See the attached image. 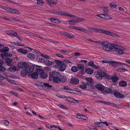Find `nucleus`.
I'll use <instances>...</instances> for the list:
<instances>
[{
    "instance_id": "obj_55",
    "label": "nucleus",
    "mask_w": 130,
    "mask_h": 130,
    "mask_svg": "<svg viewBox=\"0 0 130 130\" xmlns=\"http://www.w3.org/2000/svg\"><path fill=\"white\" fill-rule=\"evenodd\" d=\"M7 81L8 82L13 84H15V81L13 80H10L9 79H7Z\"/></svg>"
},
{
    "instance_id": "obj_20",
    "label": "nucleus",
    "mask_w": 130,
    "mask_h": 130,
    "mask_svg": "<svg viewBox=\"0 0 130 130\" xmlns=\"http://www.w3.org/2000/svg\"><path fill=\"white\" fill-rule=\"evenodd\" d=\"M9 49V48L8 47H3L2 48L0 49V51L1 52H2V53L4 54V53H6L8 51Z\"/></svg>"
},
{
    "instance_id": "obj_19",
    "label": "nucleus",
    "mask_w": 130,
    "mask_h": 130,
    "mask_svg": "<svg viewBox=\"0 0 130 130\" xmlns=\"http://www.w3.org/2000/svg\"><path fill=\"white\" fill-rule=\"evenodd\" d=\"M27 57L31 60L34 59L35 58V55L32 53H29L27 54Z\"/></svg>"
},
{
    "instance_id": "obj_17",
    "label": "nucleus",
    "mask_w": 130,
    "mask_h": 130,
    "mask_svg": "<svg viewBox=\"0 0 130 130\" xmlns=\"http://www.w3.org/2000/svg\"><path fill=\"white\" fill-rule=\"evenodd\" d=\"M52 13H53L54 14H56L57 15H65L67 16V13H64L62 11H61L60 12H54V11H52L51 12Z\"/></svg>"
},
{
    "instance_id": "obj_22",
    "label": "nucleus",
    "mask_w": 130,
    "mask_h": 130,
    "mask_svg": "<svg viewBox=\"0 0 130 130\" xmlns=\"http://www.w3.org/2000/svg\"><path fill=\"white\" fill-rule=\"evenodd\" d=\"M76 30L78 31L83 32L85 33H87L89 32H90L87 29L80 28L79 27H77Z\"/></svg>"
},
{
    "instance_id": "obj_35",
    "label": "nucleus",
    "mask_w": 130,
    "mask_h": 130,
    "mask_svg": "<svg viewBox=\"0 0 130 130\" xmlns=\"http://www.w3.org/2000/svg\"><path fill=\"white\" fill-rule=\"evenodd\" d=\"M28 73L26 70L25 69V70H22L21 72V75L22 76H25L27 75V73Z\"/></svg>"
},
{
    "instance_id": "obj_54",
    "label": "nucleus",
    "mask_w": 130,
    "mask_h": 130,
    "mask_svg": "<svg viewBox=\"0 0 130 130\" xmlns=\"http://www.w3.org/2000/svg\"><path fill=\"white\" fill-rule=\"evenodd\" d=\"M38 62H44V60L42 58H39L38 59Z\"/></svg>"
},
{
    "instance_id": "obj_60",
    "label": "nucleus",
    "mask_w": 130,
    "mask_h": 130,
    "mask_svg": "<svg viewBox=\"0 0 130 130\" xmlns=\"http://www.w3.org/2000/svg\"><path fill=\"white\" fill-rule=\"evenodd\" d=\"M87 118L84 115H82L81 119H83L84 120H86L87 119Z\"/></svg>"
},
{
    "instance_id": "obj_61",
    "label": "nucleus",
    "mask_w": 130,
    "mask_h": 130,
    "mask_svg": "<svg viewBox=\"0 0 130 130\" xmlns=\"http://www.w3.org/2000/svg\"><path fill=\"white\" fill-rule=\"evenodd\" d=\"M5 54H6V57H11L12 56V54L9 52L6 53Z\"/></svg>"
},
{
    "instance_id": "obj_24",
    "label": "nucleus",
    "mask_w": 130,
    "mask_h": 130,
    "mask_svg": "<svg viewBox=\"0 0 130 130\" xmlns=\"http://www.w3.org/2000/svg\"><path fill=\"white\" fill-rule=\"evenodd\" d=\"M18 51L19 53L24 54H25L28 53V51L27 50L22 48L19 49Z\"/></svg>"
},
{
    "instance_id": "obj_12",
    "label": "nucleus",
    "mask_w": 130,
    "mask_h": 130,
    "mask_svg": "<svg viewBox=\"0 0 130 130\" xmlns=\"http://www.w3.org/2000/svg\"><path fill=\"white\" fill-rule=\"evenodd\" d=\"M126 50V48L124 47L120 46L119 48L118 49L117 51V53L120 55H122L124 53L123 51H125Z\"/></svg>"
},
{
    "instance_id": "obj_53",
    "label": "nucleus",
    "mask_w": 130,
    "mask_h": 130,
    "mask_svg": "<svg viewBox=\"0 0 130 130\" xmlns=\"http://www.w3.org/2000/svg\"><path fill=\"white\" fill-rule=\"evenodd\" d=\"M12 19L14 21H19V22H21L22 21H20L19 18H15V17H13L12 18Z\"/></svg>"
},
{
    "instance_id": "obj_37",
    "label": "nucleus",
    "mask_w": 130,
    "mask_h": 130,
    "mask_svg": "<svg viewBox=\"0 0 130 130\" xmlns=\"http://www.w3.org/2000/svg\"><path fill=\"white\" fill-rule=\"evenodd\" d=\"M45 64L48 66H51L52 64V62L48 60H47L44 61Z\"/></svg>"
},
{
    "instance_id": "obj_15",
    "label": "nucleus",
    "mask_w": 130,
    "mask_h": 130,
    "mask_svg": "<svg viewBox=\"0 0 130 130\" xmlns=\"http://www.w3.org/2000/svg\"><path fill=\"white\" fill-rule=\"evenodd\" d=\"M13 61V59L9 58H7L5 60V62L7 65L10 66L11 65V63Z\"/></svg>"
},
{
    "instance_id": "obj_58",
    "label": "nucleus",
    "mask_w": 130,
    "mask_h": 130,
    "mask_svg": "<svg viewBox=\"0 0 130 130\" xmlns=\"http://www.w3.org/2000/svg\"><path fill=\"white\" fill-rule=\"evenodd\" d=\"M88 64L89 65L91 66L92 67L94 64V62L91 61L88 62Z\"/></svg>"
},
{
    "instance_id": "obj_13",
    "label": "nucleus",
    "mask_w": 130,
    "mask_h": 130,
    "mask_svg": "<svg viewBox=\"0 0 130 130\" xmlns=\"http://www.w3.org/2000/svg\"><path fill=\"white\" fill-rule=\"evenodd\" d=\"M25 68V70L28 73H31L34 70V67L31 66H27Z\"/></svg>"
},
{
    "instance_id": "obj_36",
    "label": "nucleus",
    "mask_w": 130,
    "mask_h": 130,
    "mask_svg": "<svg viewBox=\"0 0 130 130\" xmlns=\"http://www.w3.org/2000/svg\"><path fill=\"white\" fill-rule=\"evenodd\" d=\"M111 79L113 82H116L119 79V78L116 76H112L111 78Z\"/></svg>"
},
{
    "instance_id": "obj_23",
    "label": "nucleus",
    "mask_w": 130,
    "mask_h": 130,
    "mask_svg": "<svg viewBox=\"0 0 130 130\" xmlns=\"http://www.w3.org/2000/svg\"><path fill=\"white\" fill-rule=\"evenodd\" d=\"M86 72L88 74H91L93 72V70L89 68H86L85 69Z\"/></svg>"
},
{
    "instance_id": "obj_45",
    "label": "nucleus",
    "mask_w": 130,
    "mask_h": 130,
    "mask_svg": "<svg viewBox=\"0 0 130 130\" xmlns=\"http://www.w3.org/2000/svg\"><path fill=\"white\" fill-rule=\"evenodd\" d=\"M16 35H17V34L16 32L12 31L10 35V36L13 37H15Z\"/></svg>"
},
{
    "instance_id": "obj_43",
    "label": "nucleus",
    "mask_w": 130,
    "mask_h": 130,
    "mask_svg": "<svg viewBox=\"0 0 130 130\" xmlns=\"http://www.w3.org/2000/svg\"><path fill=\"white\" fill-rule=\"evenodd\" d=\"M82 20H78L76 19H73L72 20V21L73 22L72 23L73 24H74V25L75 23L77 22Z\"/></svg>"
},
{
    "instance_id": "obj_59",
    "label": "nucleus",
    "mask_w": 130,
    "mask_h": 130,
    "mask_svg": "<svg viewBox=\"0 0 130 130\" xmlns=\"http://www.w3.org/2000/svg\"><path fill=\"white\" fill-rule=\"evenodd\" d=\"M56 55L57 57L60 58H64V56L63 55L59 54H56Z\"/></svg>"
},
{
    "instance_id": "obj_2",
    "label": "nucleus",
    "mask_w": 130,
    "mask_h": 130,
    "mask_svg": "<svg viewBox=\"0 0 130 130\" xmlns=\"http://www.w3.org/2000/svg\"><path fill=\"white\" fill-rule=\"evenodd\" d=\"M102 44L103 45V48L104 50L109 52L113 50V48L112 46V44H110L109 43L106 42H102Z\"/></svg>"
},
{
    "instance_id": "obj_57",
    "label": "nucleus",
    "mask_w": 130,
    "mask_h": 130,
    "mask_svg": "<svg viewBox=\"0 0 130 130\" xmlns=\"http://www.w3.org/2000/svg\"><path fill=\"white\" fill-rule=\"evenodd\" d=\"M103 9V10L104 12L105 13H107L108 12V10L106 8H104Z\"/></svg>"
},
{
    "instance_id": "obj_10",
    "label": "nucleus",
    "mask_w": 130,
    "mask_h": 130,
    "mask_svg": "<svg viewBox=\"0 0 130 130\" xmlns=\"http://www.w3.org/2000/svg\"><path fill=\"white\" fill-rule=\"evenodd\" d=\"M79 80L75 77L72 78L70 80V82L71 83L75 85L78 84L79 83Z\"/></svg>"
},
{
    "instance_id": "obj_29",
    "label": "nucleus",
    "mask_w": 130,
    "mask_h": 130,
    "mask_svg": "<svg viewBox=\"0 0 130 130\" xmlns=\"http://www.w3.org/2000/svg\"><path fill=\"white\" fill-rule=\"evenodd\" d=\"M16 67L14 66H12L9 67L8 68V70L9 71L11 72H14L16 71Z\"/></svg>"
},
{
    "instance_id": "obj_42",
    "label": "nucleus",
    "mask_w": 130,
    "mask_h": 130,
    "mask_svg": "<svg viewBox=\"0 0 130 130\" xmlns=\"http://www.w3.org/2000/svg\"><path fill=\"white\" fill-rule=\"evenodd\" d=\"M88 128L90 129H94L95 130H97L96 126L92 125L89 126Z\"/></svg>"
},
{
    "instance_id": "obj_64",
    "label": "nucleus",
    "mask_w": 130,
    "mask_h": 130,
    "mask_svg": "<svg viewBox=\"0 0 130 130\" xmlns=\"http://www.w3.org/2000/svg\"><path fill=\"white\" fill-rule=\"evenodd\" d=\"M4 123L5 125L8 126L9 124V122L8 121L5 120L4 122Z\"/></svg>"
},
{
    "instance_id": "obj_44",
    "label": "nucleus",
    "mask_w": 130,
    "mask_h": 130,
    "mask_svg": "<svg viewBox=\"0 0 130 130\" xmlns=\"http://www.w3.org/2000/svg\"><path fill=\"white\" fill-rule=\"evenodd\" d=\"M37 4L40 5H41L44 4L43 2L41 0H38L37 2Z\"/></svg>"
},
{
    "instance_id": "obj_9",
    "label": "nucleus",
    "mask_w": 130,
    "mask_h": 130,
    "mask_svg": "<svg viewBox=\"0 0 130 130\" xmlns=\"http://www.w3.org/2000/svg\"><path fill=\"white\" fill-rule=\"evenodd\" d=\"M27 64V62H19L18 64V67L20 68H24L26 67Z\"/></svg>"
},
{
    "instance_id": "obj_6",
    "label": "nucleus",
    "mask_w": 130,
    "mask_h": 130,
    "mask_svg": "<svg viewBox=\"0 0 130 130\" xmlns=\"http://www.w3.org/2000/svg\"><path fill=\"white\" fill-rule=\"evenodd\" d=\"M109 64L112 66L115 67H118V66H121V64L126 65L124 63H122L121 62L115 61H110L109 62Z\"/></svg>"
},
{
    "instance_id": "obj_26",
    "label": "nucleus",
    "mask_w": 130,
    "mask_h": 130,
    "mask_svg": "<svg viewBox=\"0 0 130 130\" xmlns=\"http://www.w3.org/2000/svg\"><path fill=\"white\" fill-rule=\"evenodd\" d=\"M112 46L113 48V50H115L116 51H117L120 47V46L114 44H112Z\"/></svg>"
},
{
    "instance_id": "obj_31",
    "label": "nucleus",
    "mask_w": 130,
    "mask_h": 130,
    "mask_svg": "<svg viewBox=\"0 0 130 130\" xmlns=\"http://www.w3.org/2000/svg\"><path fill=\"white\" fill-rule=\"evenodd\" d=\"M67 92H69L71 93H73L76 94H78L79 92H78L77 91L72 90L70 89L69 90H67Z\"/></svg>"
},
{
    "instance_id": "obj_56",
    "label": "nucleus",
    "mask_w": 130,
    "mask_h": 130,
    "mask_svg": "<svg viewBox=\"0 0 130 130\" xmlns=\"http://www.w3.org/2000/svg\"><path fill=\"white\" fill-rule=\"evenodd\" d=\"M57 96L58 98H65L66 97L65 96L61 95L60 94L57 95Z\"/></svg>"
},
{
    "instance_id": "obj_63",
    "label": "nucleus",
    "mask_w": 130,
    "mask_h": 130,
    "mask_svg": "<svg viewBox=\"0 0 130 130\" xmlns=\"http://www.w3.org/2000/svg\"><path fill=\"white\" fill-rule=\"evenodd\" d=\"M99 66H98L97 65H96L95 64H94L93 65V66H92V67L93 68L96 69H98V68H99Z\"/></svg>"
},
{
    "instance_id": "obj_30",
    "label": "nucleus",
    "mask_w": 130,
    "mask_h": 130,
    "mask_svg": "<svg viewBox=\"0 0 130 130\" xmlns=\"http://www.w3.org/2000/svg\"><path fill=\"white\" fill-rule=\"evenodd\" d=\"M47 2L50 4H55L57 2V0H46Z\"/></svg>"
},
{
    "instance_id": "obj_5",
    "label": "nucleus",
    "mask_w": 130,
    "mask_h": 130,
    "mask_svg": "<svg viewBox=\"0 0 130 130\" xmlns=\"http://www.w3.org/2000/svg\"><path fill=\"white\" fill-rule=\"evenodd\" d=\"M66 80L67 78L66 77L64 76H62L61 74L60 76H58L56 83H64L66 81Z\"/></svg>"
},
{
    "instance_id": "obj_11",
    "label": "nucleus",
    "mask_w": 130,
    "mask_h": 130,
    "mask_svg": "<svg viewBox=\"0 0 130 130\" xmlns=\"http://www.w3.org/2000/svg\"><path fill=\"white\" fill-rule=\"evenodd\" d=\"M86 80L87 81L86 84L90 86H92L93 84V79L90 78L86 77Z\"/></svg>"
},
{
    "instance_id": "obj_46",
    "label": "nucleus",
    "mask_w": 130,
    "mask_h": 130,
    "mask_svg": "<svg viewBox=\"0 0 130 130\" xmlns=\"http://www.w3.org/2000/svg\"><path fill=\"white\" fill-rule=\"evenodd\" d=\"M80 87L83 89H85L87 88V87L86 85L84 84L79 86Z\"/></svg>"
},
{
    "instance_id": "obj_50",
    "label": "nucleus",
    "mask_w": 130,
    "mask_h": 130,
    "mask_svg": "<svg viewBox=\"0 0 130 130\" xmlns=\"http://www.w3.org/2000/svg\"><path fill=\"white\" fill-rule=\"evenodd\" d=\"M105 30L99 29V33L105 34Z\"/></svg>"
},
{
    "instance_id": "obj_52",
    "label": "nucleus",
    "mask_w": 130,
    "mask_h": 130,
    "mask_svg": "<svg viewBox=\"0 0 130 130\" xmlns=\"http://www.w3.org/2000/svg\"><path fill=\"white\" fill-rule=\"evenodd\" d=\"M5 53H4V54L2 53L1 54V56L3 59H5L6 58V54H5Z\"/></svg>"
},
{
    "instance_id": "obj_34",
    "label": "nucleus",
    "mask_w": 130,
    "mask_h": 130,
    "mask_svg": "<svg viewBox=\"0 0 130 130\" xmlns=\"http://www.w3.org/2000/svg\"><path fill=\"white\" fill-rule=\"evenodd\" d=\"M105 91L107 93H111L112 92V89L109 88H106Z\"/></svg>"
},
{
    "instance_id": "obj_1",
    "label": "nucleus",
    "mask_w": 130,
    "mask_h": 130,
    "mask_svg": "<svg viewBox=\"0 0 130 130\" xmlns=\"http://www.w3.org/2000/svg\"><path fill=\"white\" fill-rule=\"evenodd\" d=\"M61 74L57 72H51L49 73V79L50 80H53V82L56 83L58 76H60Z\"/></svg>"
},
{
    "instance_id": "obj_49",
    "label": "nucleus",
    "mask_w": 130,
    "mask_h": 130,
    "mask_svg": "<svg viewBox=\"0 0 130 130\" xmlns=\"http://www.w3.org/2000/svg\"><path fill=\"white\" fill-rule=\"evenodd\" d=\"M78 67L80 69H82L84 68V66L83 64H78L77 65Z\"/></svg>"
},
{
    "instance_id": "obj_3",
    "label": "nucleus",
    "mask_w": 130,
    "mask_h": 130,
    "mask_svg": "<svg viewBox=\"0 0 130 130\" xmlns=\"http://www.w3.org/2000/svg\"><path fill=\"white\" fill-rule=\"evenodd\" d=\"M105 73L102 72H98L95 74L96 77L98 79H101L102 78L106 76Z\"/></svg>"
},
{
    "instance_id": "obj_7",
    "label": "nucleus",
    "mask_w": 130,
    "mask_h": 130,
    "mask_svg": "<svg viewBox=\"0 0 130 130\" xmlns=\"http://www.w3.org/2000/svg\"><path fill=\"white\" fill-rule=\"evenodd\" d=\"M105 34L111 36L115 37L118 38L119 37V36L118 35L107 30H106Z\"/></svg>"
},
{
    "instance_id": "obj_47",
    "label": "nucleus",
    "mask_w": 130,
    "mask_h": 130,
    "mask_svg": "<svg viewBox=\"0 0 130 130\" xmlns=\"http://www.w3.org/2000/svg\"><path fill=\"white\" fill-rule=\"evenodd\" d=\"M5 70L6 69L4 67L2 66V65L0 66V71L4 72Z\"/></svg>"
},
{
    "instance_id": "obj_41",
    "label": "nucleus",
    "mask_w": 130,
    "mask_h": 130,
    "mask_svg": "<svg viewBox=\"0 0 130 130\" xmlns=\"http://www.w3.org/2000/svg\"><path fill=\"white\" fill-rule=\"evenodd\" d=\"M55 63L57 65L59 66L63 62L58 60H55Z\"/></svg>"
},
{
    "instance_id": "obj_62",
    "label": "nucleus",
    "mask_w": 130,
    "mask_h": 130,
    "mask_svg": "<svg viewBox=\"0 0 130 130\" xmlns=\"http://www.w3.org/2000/svg\"><path fill=\"white\" fill-rule=\"evenodd\" d=\"M67 37L71 38H73L74 37V36L72 34H70L69 33L68 34Z\"/></svg>"
},
{
    "instance_id": "obj_14",
    "label": "nucleus",
    "mask_w": 130,
    "mask_h": 130,
    "mask_svg": "<svg viewBox=\"0 0 130 130\" xmlns=\"http://www.w3.org/2000/svg\"><path fill=\"white\" fill-rule=\"evenodd\" d=\"M66 100L67 101L74 103H77L78 101L74 99L73 98L70 97L67 98L66 99Z\"/></svg>"
},
{
    "instance_id": "obj_48",
    "label": "nucleus",
    "mask_w": 130,
    "mask_h": 130,
    "mask_svg": "<svg viewBox=\"0 0 130 130\" xmlns=\"http://www.w3.org/2000/svg\"><path fill=\"white\" fill-rule=\"evenodd\" d=\"M110 6L113 8H115L117 7L116 5L114 3H112L110 4Z\"/></svg>"
},
{
    "instance_id": "obj_18",
    "label": "nucleus",
    "mask_w": 130,
    "mask_h": 130,
    "mask_svg": "<svg viewBox=\"0 0 130 130\" xmlns=\"http://www.w3.org/2000/svg\"><path fill=\"white\" fill-rule=\"evenodd\" d=\"M95 87L97 89L100 90H104L105 89L103 85L99 84H96Z\"/></svg>"
},
{
    "instance_id": "obj_51",
    "label": "nucleus",
    "mask_w": 130,
    "mask_h": 130,
    "mask_svg": "<svg viewBox=\"0 0 130 130\" xmlns=\"http://www.w3.org/2000/svg\"><path fill=\"white\" fill-rule=\"evenodd\" d=\"M44 85L47 87L51 88L52 87V86L51 85H50L49 83H44Z\"/></svg>"
},
{
    "instance_id": "obj_28",
    "label": "nucleus",
    "mask_w": 130,
    "mask_h": 130,
    "mask_svg": "<svg viewBox=\"0 0 130 130\" xmlns=\"http://www.w3.org/2000/svg\"><path fill=\"white\" fill-rule=\"evenodd\" d=\"M38 73L34 72L31 75V77L34 79H37L38 77Z\"/></svg>"
},
{
    "instance_id": "obj_27",
    "label": "nucleus",
    "mask_w": 130,
    "mask_h": 130,
    "mask_svg": "<svg viewBox=\"0 0 130 130\" xmlns=\"http://www.w3.org/2000/svg\"><path fill=\"white\" fill-rule=\"evenodd\" d=\"M127 84L126 82L122 80L119 83V85L122 87H124Z\"/></svg>"
},
{
    "instance_id": "obj_21",
    "label": "nucleus",
    "mask_w": 130,
    "mask_h": 130,
    "mask_svg": "<svg viewBox=\"0 0 130 130\" xmlns=\"http://www.w3.org/2000/svg\"><path fill=\"white\" fill-rule=\"evenodd\" d=\"M50 19L52 22L55 23H58L61 22L57 18H51Z\"/></svg>"
},
{
    "instance_id": "obj_4",
    "label": "nucleus",
    "mask_w": 130,
    "mask_h": 130,
    "mask_svg": "<svg viewBox=\"0 0 130 130\" xmlns=\"http://www.w3.org/2000/svg\"><path fill=\"white\" fill-rule=\"evenodd\" d=\"M37 72L40 75L41 78H46L47 77V75L44 72V70L42 69H37Z\"/></svg>"
},
{
    "instance_id": "obj_39",
    "label": "nucleus",
    "mask_w": 130,
    "mask_h": 130,
    "mask_svg": "<svg viewBox=\"0 0 130 130\" xmlns=\"http://www.w3.org/2000/svg\"><path fill=\"white\" fill-rule=\"evenodd\" d=\"M107 105L112 106L115 107H118V106H119L117 105L116 104H114L112 103H111L108 102Z\"/></svg>"
},
{
    "instance_id": "obj_38",
    "label": "nucleus",
    "mask_w": 130,
    "mask_h": 130,
    "mask_svg": "<svg viewBox=\"0 0 130 130\" xmlns=\"http://www.w3.org/2000/svg\"><path fill=\"white\" fill-rule=\"evenodd\" d=\"M58 106L61 108L65 109V110H67L68 109V108L66 107L64 105H63L62 104H59L58 105Z\"/></svg>"
},
{
    "instance_id": "obj_33",
    "label": "nucleus",
    "mask_w": 130,
    "mask_h": 130,
    "mask_svg": "<svg viewBox=\"0 0 130 130\" xmlns=\"http://www.w3.org/2000/svg\"><path fill=\"white\" fill-rule=\"evenodd\" d=\"M117 71L119 72H126L127 71V70L126 69H124L120 67L117 70Z\"/></svg>"
},
{
    "instance_id": "obj_25",
    "label": "nucleus",
    "mask_w": 130,
    "mask_h": 130,
    "mask_svg": "<svg viewBox=\"0 0 130 130\" xmlns=\"http://www.w3.org/2000/svg\"><path fill=\"white\" fill-rule=\"evenodd\" d=\"M114 95L115 96L119 98H123V95L120 93L119 92H115L114 94Z\"/></svg>"
},
{
    "instance_id": "obj_32",
    "label": "nucleus",
    "mask_w": 130,
    "mask_h": 130,
    "mask_svg": "<svg viewBox=\"0 0 130 130\" xmlns=\"http://www.w3.org/2000/svg\"><path fill=\"white\" fill-rule=\"evenodd\" d=\"M71 70L73 72H76L78 71L77 67L76 66H73L71 67Z\"/></svg>"
},
{
    "instance_id": "obj_16",
    "label": "nucleus",
    "mask_w": 130,
    "mask_h": 130,
    "mask_svg": "<svg viewBox=\"0 0 130 130\" xmlns=\"http://www.w3.org/2000/svg\"><path fill=\"white\" fill-rule=\"evenodd\" d=\"M66 67V65L63 62L59 66V70L62 71H64L65 70Z\"/></svg>"
},
{
    "instance_id": "obj_40",
    "label": "nucleus",
    "mask_w": 130,
    "mask_h": 130,
    "mask_svg": "<svg viewBox=\"0 0 130 130\" xmlns=\"http://www.w3.org/2000/svg\"><path fill=\"white\" fill-rule=\"evenodd\" d=\"M97 102L98 103H103L104 105H107L108 102L106 101H99L98 100L97 101Z\"/></svg>"
},
{
    "instance_id": "obj_8",
    "label": "nucleus",
    "mask_w": 130,
    "mask_h": 130,
    "mask_svg": "<svg viewBox=\"0 0 130 130\" xmlns=\"http://www.w3.org/2000/svg\"><path fill=\"white\" fill-rule=\"evenodd\" d=\"M6 10L13 13L19 14L20 13L19 11L10 8H8L6 9Z\"/></svg>"
}]
</instances>
